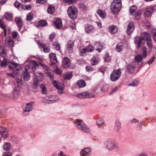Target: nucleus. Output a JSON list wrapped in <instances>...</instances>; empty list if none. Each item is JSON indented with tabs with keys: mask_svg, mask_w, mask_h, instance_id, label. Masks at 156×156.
I'll return each instance as SVG.
<instances>
[{
	"mask_svg": "<svg viewBox=\"0 0 156 156\" xmlns=\"http://www.w3.org/2000/svg\"><path fill=\"white\" fill-rule=\"evenodd\" d=\"M0 54L3 58V59L1 62V66L5 67L8 65L10 70L12 71L16 75H20V72L22 70V68L18 63L11 62L9 60L5 58L6 54L4 48L2 46L0 47Z\"/></svg>",
	"mask_w": 156,
	"mask_h": 156,
	"instance_id": "nucleus-1",
	"label": "nucleus"
},
{
	"mask_svg": "<svg viewBox=\"0 0 156 156\" xmlns=\"http://www.w3.org/2000/svg\"><path fill=\"white\" fill-rule=\"evenodd\" d=\"M121 2L120 0H114L111 5V9L112 14H117L121 9Z\"/></svg>",
	"mask_w": 156,
	"mask_h": 156,
	"instance_id": "nucleus-2",
	"label": "nucleus"
},
{
	"mask_svg": "<svg viewBox=\"0 0 156 156\" xmlns=\"http://www.w3.org/2000/svg\"><path fill=\"white\" fill-rule=\"evenodd\" d=\"M77 128L85 133H89L90 131V128L84 123H82L80 119H77L75 122Z\"/></svg>",
	"mask_w": 156,
	"mask_h": 156,
	"instance_id": "nucleus-3",
	"label": "nucleus"
},
{
	"mask_svg": "<svg viewBox=\"0 0 156 156\" xmlns=\"http://www.w3.org/2000/svg\"><path fill=\"white\" fill-rule=\"evenodd\" d=\"M77 9L74 5L69 7L67 13L69 17L72 19H75L77 15Z\"/></svg>",
	"mask_w": 156,
	"mask_h": 156,
	"instance_id": "nucleus-4",
	"label": "nucleus"
},
{
	"mask_svg": "<svg viewBox=\"0 0 156 156\" xmlns=\"http://www.w3.org/2000/svg\"><path fill=\"white\" fill-rule=\"evenodd\" d=\"M105 145L107 149L112 151L117 148V146L114 140L112 139H109L105 142Z\"/></svg>",
	"mask_w": 156,
	"mask_h": 156,
	"instance_id": "nucleus-5",
	"label": "nucleus"
},
{
	"mask_svg": "<svg viewBox=\"0 0 156 156\" xmlns=\"http://www.w3.org/2000/svg\"><path fill=\"white\" fill-rule=\"evenodd\" d=\"M30 66L32 68L33 73L34 75L38 74L41 76H43V73L41 72H38L36 70V67L39 66L38 64L34 60H32L30 62Z\"/></svg>",
	"mask_w": 156,
	"mask_h": 156,
	"instance_id": "nucleus-6",
	"label": "nucleus"
},
{
	"mask_svg": "<svg viewBox=\"0 0 156 156\" xmlns=\"http://www.w3.org/2000/svg\"><path fill=\"white\" fill-rule=\"evenodd\" d=\"M121 74V72L118 70L113 71L110 75V79L112 81H114L118 80Z\"/></svg>",
	"mask_w": 156,
	"mask_h": 156,
	"instance_id": "nucleus-7",
	"label": "nucleus"
},
{
	"mask_svg": "<svg viewBox=\"0 0 156 156\" xmlns=\"http://www.w3.org/2000/svg\"><path fill=\"white\" fill-rule=\"evenodd\" d=\"M52 84L58 90L59 94H63V84L62 83L56 80H53L52 82Z\"/></svg>",
	"mask_w": 156,
	"mask_h": 156,
	"instance_id": "nucleus-8",
	"label": "nucleus"
},
{
	"mask_svg": "<svg viewBox=\"0 0 156 156\" xmlns=\"http://www.w3.org/2000/svg\"><path fill=\"white\" fill-rule=\"evenodd\" d=\"M38 75H34L35 77L33 85V87L34 88H37L38 86L39 83L42 81L41 78L39 76H38Z\"/></svg>",
	"mask_w": 156,
	"mask_h": 156,
	"instance_id": "nucleus-9",
	"label": "nucleus"
},
{
	"mask_svg": "<svg viewBox=\"0 0 156 156\" xmlns=\"http://www.w3.org/2000/svg\"><path fill=\"white\" fill-rule=\"evenodd\" d=\"M135 27L133 22H129L127 25L126 32L128 35L130 34L134 30Z\"/></svg>",
	"mask_w": 156,
	"mask_h": 156,
	"instance_id": "nucleus-10",
	"label": "nucleus"
},
{
	"mask_svg": "<svg viewBox=\"0 0 156 156\" xmlns=\"http://www.w3.org/2000/svg\"><path fill=\"white\" fill-rule=\"evenodd\" d=\"M40 65L45 70V72L49 76V77L51 78H52L53 77V74L51 72H50V69L46 65L41 63H40Z\"/></svg>",
	"mask_w": 156,
	"mask_h": 156,
	"instance_id": "nucleus-11",
	"label": "nucleus"
},
{
	"mask_svg": "<svg viewBox=\"0 0 156 156\" xmlns=\"http://www.w3.org/2000/svg\"><path fill=\"white\" fill-rule=\"evenodd\" d=\"M134 43L136 45L137 48H140L141 46L142 41H143L141 37L136 36L134 38Z\"/></svg>",
	"mask_w": 156,
	"mask_h": 156,
	"instance_id": "nucleus-12",
	"label": "nucleus"
},
{
	"mask_svg": "<svg viewBox=\"0 0 156 156\" xmlns=\"http://www.w3.org/2000/svg\"><path fill=\"white\" fill-rule=\"evenodd\" d=\"M14 20L16 24L18 25V27L20 28L19 30L23 26V22L22 18L20 17H17L15 18Z\"/></svg>",
	"mask_w": 156,
	"mask_h": 156,
	"instance_id": "nucleus-13",
	"label": "nucleus"
},
{
	"mask_svg": "<svg viewBox=\"0 0 156 156\" xmlns=\"http://www.w3.org/2000/svg\"><path fill=\"white\" fill-rule=\"evenodd\" d=\"M8 129L5 128L0 127V134L3 137L6 138L8 136Z\"/></svg>",
	"mask_w": 156,
	"mask_h": 156,
	"instance_id": "nucleus-14",
	"label": "nucleus"
},
{
	"mask_svg": "<svg viewBox=\"0 0 156 156\" xmlns=\"http://www.w3.org/2000/svg\"><path fill=\"white\" fill-rule=\"evenodd\" d=\"M143 41H146L148 39H150L151 38V36L147 32H145L142 33L141 37Z\"/></svg>",
	"mask_w": 156,
	"mask_h": 156,
	"instance_id": "nucleus-15",
	"label": "nucleus"
},
{
	"mask_svg": "<svg viewBox=\"0 0 156 156\" xmlns=\"http://www.w3.org/2000/svg\"><path fill=\"white\" fill-rule=\"evenodd\" d=\"M14 44V41L11 38L7 39L5 41V44L7 47L11 48L13 47Z\"/></svg>",
	"mask_w": 156,
	"mask_h": 156,
	"instance_id": "nucleus-16",
	"label": "nucleus"
},
{
	"mask_svg": "<svg viewBox=\"0 0 156 156\" xmlns=\"http://www.w3.org/2000/svg\"><path fill=\"white\" fill-rule=\"evenodd\" d=\"M91 152V151L90 148L87 147L82 149L80 151V154L84 156L89 154Z\"/></svg>",
	"mask_w": 156,
	"mask_h": 156,
	"instance_id": "nucleus-17",
	"label": "nucleus"
},
{
	"mask_svg": "<svg viewBox=\"0 0 156 156\" xmlns=\"http://www.w3.org/2000/svg\"><path fill=\"white\" fill-rule=\"evenodd\" d=\"M54 23V25L57 28H59L62 26V20L60 18H56L55 21Z\"/></svg>",
	"mask_w": 156,
	"mask_h": 156,
	"instance_id": "nucleus-18",
	"label": "nucleus"
},
{
	"mask_svg": "<svg viewBox=\"0 0 156 156\" xmlns=\"http://www.w3.org/2000/svg\"><path fill=\"white\" fill-rule=\"evenodd\" d=\"M34 103L33 102H31L27 104L26 105L24 109V111L25 112H30L32 109V108L33 104Z\"/></svg>",
	"mask_w": 156,
	"mask_h": 156,
	"instance_id": "nucleus-19",
	"label": "nucleus"
},
{
	"mask_svg": "<svg viewBox=\"0 0 156 156\" xmlns=\"http://www.w3.org/2000/svg\"><path fill=\"white\" fill-rule=\"evenodd\" d=\"M90 95L89 92L88 91L84 92L77 95V97L80 98H87L88 96Z\"/></svg>",
	"mask_w": 156,
	"mask_h": 156,
	"instance_id": "nucleus-20",
	"label": "nucleus"
},
{
	"mask_svg": "<svg viewBox=\"0 0 156 156\" xmlns=\"http://www.w3.org/2000/svg\"><path fill=\"white\" fill-rule=\"evenodd\" d=\"M49 56L51 62L53 64L56 63L57 62L55 54L54 53H50Z\"/></svg>",
	"mask_w": 156,
	"mask_h": 156,
	"instance_id": "nucleus-21",
	"label": "nucleus"
},
{
	"mask_svg": "<svg viewBox=\"0 0 156 156\" xmlns=\"http://www.w3.org/2000/svg\"><path fill=\"white\" fill-rule=\"evenodd\" d=\"M70 59L67 57L65 58L63 61L62 64L63 67L67 68L69 66L70 64Z\"/></svg>",
	"mask_w": 156,
	"mask_h": 156,
	"instance_id": "nucleus-22",
	"label": "nucleus"
},
{
	"mask_svg": "<svg viewBox=\"0 0 156 156\" xmlns=\"http://www.w3.org/2000/svg\"><path fill=\"white\" fill-rule=\"evenodd\" d=\"M4 16L5 19L8 21L11 20L13 18L12 14L11 12H9L5 13Z\"/></svg>",
	"mask_w": 156,
	"mask_h": 156,
	"instance_id": "nucleus-23",
	"label": "nucleus"
},
{
	"mask_svg": "<svg viewBox=\"0 0 156 156\" xmlns=\"http://www.w3.org/2000/svg\"><path fill=\"white\" fill-rule=\"evenodd\" d=\"M74 45V42L72 41H69L68 43V49L69 52L72 53L73 51V47Z\"/></svg>",
	"mask_w": 156,
	"mask_h": 156,
	"instance_id": "nucleus-24",
	"label": "nucleus"
},
{
	"mask_svg": "<svg viewBox=\"0 0 156 156\" xmlns=\"http://www.w3.org/2000/svg\"><path fill=\"white\" fill-rule=\"evenodd\" d=\"M22 77L23 79L25 81H28L30 78V75L28 72H24L22 74Z\"/></svg>",
	"mask_w": 156,
	"mask_h": 156,
	"instance_id": "nucleus-25",
	"label": "nucleus"
},
{
	"mask_svg": "<svg viewBox=\"0 0 156 156\" xmlns=\"http://www.w3.org/2000/svg\"><path fill=\"white\" fill-rule=\"evenodd\" d=\"M109 31L112 34H115L118 31V28L115 26H112L109 27Z\"/></svg>",
	"mask_w": 156,
	"mask_h": 156,
	"instance_id": "nucleus-26",
	"label": "nucleus"
},
{
	"mask_svg": "<svg viewBox=\"0 0 156 156\" xmlns=\"http://www.w3.org/2000/svg\"><path fill=\"white\" fill-rule=\"evenodd\" d=\"M153 9H147L144 13V16L146 17H147L150 16L153 12Z\"/></svg>",
	"mask_w": 156,
	"mask_h": 156,
	"instance_id": "nucleus-27",
	"label": "nucleus"
},
{
	"mask_svg": "<svg viewBox=\"0 0 156 156\" xmlns=\"http://www.w3.org/2000/svg\"><path fill=\"white\" fill-rule=\"evenodd\" d=\"M85 30L87 33H90L94 31V29L93 27L90 25H87L86 27Z\"/></svg>",
	"mask_w": 156,
	"mask_h": 156,
	"instance_id": "nucleus-28",
	"label": "nucleus"
},
{
	"mask_svg": "<svg viewBox=\"0 0 156 156\" xmlns=\"http://www.w3.org/2000/svg\"><path fill=\"white\" fill-rule=\"evenodd\" d=\"M121 128V124L119 122H117L115 123L114 127V131L115 132L118 133Z\"/></svg>",
	"mask_w": 156,
	"mask_h": 156,
	"instance_id": "nucleus-29",
	"label": "nucleus"
},
{
	"mask_svg": "<svg viewBox=\"0 0 156 156\" xmlns=\"http://www.w3.org/2000/svg\"><path fill=\"white\" fill-rule=\"evenodd\" d=\"M77 85L80 88L83 87L85 86L86 83L84 80H80L78 81L77 82Z\"/></svg>",
	"mask_w": 156,
	"mask_h": 156,
	"instance_id": "nucleus-30",
	"label": "nucleus"
},
{
	"mask_svg": "<svg viewBox=\"0 0 156 156\" xmlns=\"http://www.w3.org/2000/svg\"><path fill=\"white\" fill-rule=\"evenodd\" d=\"M142 60V56L141 55L139 54L135 56L134 60L136 62L139 63Z\"/></svg>",
	"mask_w": 156,
	"mask_h": 156,
	"instance_id": "nucleus-31",
	"label": "nucleus"
},
{
	"mask_svg": "<svg viewBox=\"0 0 156 156\" xmlns=\"http://www.w3.org/2000/svg\"><path fill=\"white\" fill-rule=\"evenodd\" d=\"M123 48V44L122 42L119 43L116 46V50L118 52L121 51Z\"/></svg>",
	"mask_w": 156,
	"mask_h": 156,
	"instance_id": "nucleus-32",
	"label": "nucleus"
},
{
	"mask_svg": "<svg viewBox=\"0 0 156 156\" xmlns=\"http://www.w3.org/2000/svg\"><path fill=\"white\" fill-rule=\"evenodd\" d=\"M97 13L102 18L104 19L105 18L106 14L101 9H99L97 10Z\"/></svg>",
	"mask_w": 156,
	"mask_h": 156,
	"instance_id": "nucleus-33",
	"label": "nucleus"
},
{
	"mask_svg": "<svg viewBox=\"0 0 156 156\" xmlns=\"http://www.w3.org/2000/svg\"><path fill=\"white\" fill-rule=\"evenodd\" d=\"M99 59L98 56H96V58L94 57L91 60V63L92 65H95L98 63Z\"/></svg>",
	"mask_w": 156,
	"mask_h": 156,
	"instance_id": "nucleus-34",
	"label": "nucleus"
},
{
	"mask_svg": "<svg viewBox=\"0 0 156 156\" xmlns=\"http://www.w3.org/2000/svg\"><path fill=\"white\" fill-rule=\"evenodd\" d=\"M55 7L54 6L49 5L48 9V12L50 14H52L55 11Z\"/></svg>",
	"mask_w": 156,
	"mask_h": 156,
	"instance_id": "nucleus-35",
	"label": "nucleus"
},
{
	"mask_svg": "<svg viewBox=\"0 0 156 156\" xmlns=\"http://www.w3.org/2000/svg\"><path fill=\"white\" fill-rule=\"evenodd\" d=\"M73 76L72 73H66L64 76V79L66 80H69Z\"/></svg>",
	"mask_w": 156,
	"mask_h": 156,
	"instance_id": "nucleus-36",
	"label": "nucleus"
},
{
	"mask_svg": "<svg viewBox=\"0 0 156 156\" xmlns=\"http://www.w3.org/2000/svg\"><path fill=\"white\" fill-rule=\"evenodd\" d=\"M10 144L9 143H5L3 145V148L6 151H9L10 149Z\"/></svg>",
	"mask_w": 156,
	"mask_h": 156,
	"instance_id": "nucleus-37",
	"label": "nucleus"
},
{
	"mask_svg": "<svg viewBox=\"0 0 156 156\" xmlns=\"http://www.w3.org/2000/svg\"><path fill=\"white\" fill-rule=\"evenodd\" d=\"M87 51L86 48H83V47H80L79 48V52L80 53L81 55H85Z\"/></svg>",
	"mask_w": 156,
	"mask_h": 156,
	"instance_id": "nucleus-38",
	"label": "nucleus"
},
{
	"mask_svg": "<svg viewBox=\"0 0 156 156\" xmlns=\"http://www.w3.org/2000/svg\"><path fill=\"white\" fill-rule=\"evenodd\" d=\"M52 47L53 48H55L57 50L60 49V47L59 44L56 42H55L52 44Z\"/></svg>",
	"mask_w": 156,
	"mask_h": 156,
	"instance_id": "nucleus-39",
	"label": "nucleus"
},
{
	"mask_svg": "<svg viewBox=\"0 0 156 156\" xmlns=\"http://www.w3.org/2000/svg\"><path fill=\"white\" fill-rule=\"evenodd\" d=\"M33 15L32 12H31L27 14L26 20H27L30 21L33 18Z\"/></svg>",
	"mask_w": 156,
	"mask_h": 156,
	"instance_id": "nucleus-40",
	"label": "nucleus"
},
{
	"mask_svg": "<svg viewBox=\"0 0 156 156\" xmlns=\"http://www.w3.org/2000/svg\"><path fill=\"white\" fill-rule=\"evenodd\" d=\"M20 92L19 90H15L13 93V99L17 98L20 95Z\"/></svg>",
	"mask_w": 156,
	"mask_h": 156,
	"instance_id": "nucleus-41",
	"label": "nucleus"
},
{
	"mask_svg": "<svg viewBox=\"0 0 156 156\" xmlns=\"http://www.w3.org/2000/svg\"><path fill=\"white\" fill-rule=\"evenodd\" d=\"M40 87L42 90V92L43 94H46L47 93L46 88L45 86L43 84L40 85Z\"/></svg>",
	"mask_w": 156,
	"mask_h": 156,
	"instance_id": "nucleus-42",
	"label": "nucleus"
},
{
	"mask_svg": "<svg viewBox=\"0 0 156 156\" xmlns=\"http://www.w3.org/2000/svg\"><path fill=\"white\" fill-rule=\"evenodd\" d=\"M40 46L43 48L44 49V51L45 53H48L50 52L49 48L45 47V45L44 44H40Z\"/></svg>",
	"mask_w": 156,
	"mask_h": 156,
	"instance_id": "nucleus-43",
	"label": "nucleus"
},
{
	"mask_svg": "<svg viewBox=\"0 0 156 156\" xmlns=\"http://www.w3.org/2000/svg\"><path fill=\"white\" fill-rule=\"evenodd\" d=\"M104 121L102 118H100L98 119L97 122V124L98 126H101L104 124Z\"/></svg>",
	"mask_w": 156,
	"mask_h": 156,
	"instance_id": "nucleus-44",
	"label": "nucleus"
},
{
	"mask_svg": "<svg viewBox=\"0 0 156 156\" xmlns=\"http://www.w3.org/2000/svg\"><path fill=\"white\" fill-rule=\"evenodd\" d=\"M79 6L81 9H82L84 11H85L87 9L86 6L81 2L79 3Z\"/></svg>",
	"mask_w": 156,
	"mask_h": 156,
	"instance_id": "nucleus-45",
	"label": "nucleus"
},
{
	"mask_svg": "<svg viewBox=\"0 0 156 156\" xmlns=\"http://www.w3.org/2000/svg\"><path fill=\"white\" fill-rule=\"evenodd\" d=\"M138 83V81L136 80H134L132 81L129 84V86L133 87L136 86Z\"/></svg>",
	"mask_w": 156,
	"mask_h": 156,
	"instance_id": "nucleus-46",
	"label": "nucleus"
},
{
	"mask_svg": "<svg viewBox=\"0 0 156 156\" xmlns=\"http://www.w3.org/2000/svg\"><path fill=\"white\" fill-rule=\"evenodd\" d=\"M42 102L47 104L50 103L51 102H49V98L48 97L43 98L42 99Z\"/></svg>",
	"mask_w": 156,
	"mask_h": 156,
	"instance_id": "nucleus-47",
	"label": "nucleus"
},
{
	"mask_svg": "<svg viewBox=\"0 0 156 156\" xmlns=\"http://www.w3.org/2000/svg\"><path fill=\"white\" fill-rule=\"evenodd\" d=\"M87 51L88 52H92L94 49V47L91 45H89L88 46L86 47Z\"/></svg>",
	"mask_w": 156,
	"mask_h": 156,
	"instance_id": "nucleus-48",
	"label": "nucleus"
},
{
	"mask_svg": "<svg viewBox=\"0 0 156 156\" xmlns=\"http://www.w3.org/2000/svg\"><path fill=\"white\" fill-rule=\"evenodd\" d=\"M137 10V7L134 5L132 6L130 9L129 10L130 13L133 14V13Z\"/></svg>",
	"mask_w": 156,
	"mask_h": 156,
	"instance_id": "nucleus-49",
	"label": "nucleus"
},
{
	"mask_svg": "<svg viewBox=\"0 0 156 156\" xmlns=\"http://www.w3.org/2000/svg\"><path fill=\"white\" fill-rule=\"evenodd\" d=\"M47 24V22L45 20H42L40 21L38 23V24L41 26H45Z\"/></svg>",
	"mask_w": 156,
	"mask_h": 156,
	"instance_id": "nucleus-50",
	"label": "nucleus"
},
{
	"mask_svg": "<svg viewBox=\"0 0 156 156\" xmlns=\"http://www.w3.org/2000/svg\"><path fill=\"white\" fill-rule=\"evenodd\" d=\"M134 66L130 65L128 66L127 68L128 71L129 72H132L134 70Z\"/></svg>",
	"mask_w": 156,
	"mask_h": 156,
	"instance_id": "nucleus-51",
	"label": "nucleus"
},
{
	"mask_svg": "<svg viewBox=\"0 0 156 156\" xmlns=\"http://www.w3.org/2000/svg\"><path fill=\"white\" fill-rule=\"evenodd\" d=\"M146 41L148 47L150 48H151L152 47V43L151 38H150V39H148Z\"/></svg>",
	"mask_w": 156,
	"mask_h": 156,
	"instance_id": "nucleus-52",
	"label": "nucleus"
},
{
	"mask_svg": "<svg viewBox=\"0 0 156 156\" xmlns=\"http://www.w3.org/2000/svg\"><path fill=\"white\" fill-rule=\"evenodd\" d=\"M140 12L137 11L136 13L135 18V19L138 20L140 18V16L141 15Z\"/></svg>",
	"mask_w": 156,
	"mask_h": 156,
	"instance_id": "nucleus-53",
	"label": "nucleus"
},
{
	"mask_svg": "<svg viewBox=\"0 0 156 156\" xmlns=\"http://www.w3.org/2000/svg\"><path fill=\"white\" fill-rule=\"evenodd\" d=\"M56 97V96H52L51 97H49V102L51 101L53 102L56 101L58 99V98L56 99H54V98H55Z\"/></svg>",
	"mask_w": 156,
	"mask_h": 156,
	"instance_id": "nucleus-54",
	"label": "nucleus"
},
{
	"mask_svg": "<svg viewBox=\"0 0 156 156\" xmlns=\"http://www.w3.org/2000/svg\"><path fill=\"white\" fill-rule=\"evenodd\" d=\"M55 36V33H53L51 34L49 37V39L50 41L52 42L53 39Z\"/></svg>",
	"mask_w": 156,
	"mask_h": 156,
	"instance_id": "nucleus-55",
	"label": "nucleus"
},
{
	"mask_svg": "<svg viewBox=\"0 0 156 156\" xmlns=\"http://www.w3.org/2000/svg\"><path fill=\"white\" fill-rule=\"evenodd\" d=\"M0 27L4 30V32H6V28L4 24L2 23L1 20H0Z\"/></svg>",
	"mask_w": 156,
	"mask_h": 156,
	"instance_id": "nucleus-56",
	"label": "nucleus"
},
{
	"mask_svg": "<svg viewBox=\"0 0 156 156\" xmlns=\"http://www.w3.org/2000/svg\"><path fill=\"white\" fill-rule=\"evenodd\" d=\"M86 70L87 71H92L94 70V69L90 66H87L86 67Z\"/></svg>",
	"mask_w": 156,
	"mask_h": 156,
	"instance_id": "nucleus-57",
	"label": "nucleus"
},
{
	"mask_svg": "<svg viewBox=\"0 0 156 156\" xmlns=\"http://www.w3.org/2000/svg\"><path fill=\"white\" fill-rule=\"evenodd\" d=\"M46 0H37L36 3L38 4L41 3L44 4L45 3Z\"/></svg>",
	"mask_w": 156,
	"mask_h": 156,
	"instance_id": "nucleus-58",
	"label": "nucleus"
},
{
	"mask_svg": "<svg viewBox=\"0 0 156 156\" xmlns=\"http://www.w3.org/2000/svg\"><path fill=\"white\" fill-rule=\"evenodd\" d=\"M65 2L66 3L70 4H74L76 2H74L73 0H65Z\"/></svg>",
	"mask_w": 156,
	"mask_h": 156,
	"instance_id": "nucleus-59",
	"label": "nucleus"
},
{
	"mask_svg": "<svg viewBox=\"0 0 156 156\" xmlns=\"http://www.w3.org/2000/svg\"><path fill=\"white\" fill-rule=\"evenodd\" d=\"M55 72L59 75H61V71L60 69H59L58 68L56 67V69L55 70Z\"/></svg>",
	"mask_w": 156,
	"mask_h": 156,
	"instance_id": "nucleus-60",
	"label": "nucleus"
},
{
	"mask_svg": "<svg viewBox=\"0 0 156 156\" xmlns=\"http://www.w3.org/2000/svg\"><path fill=\"white\" fill-rule=\"evenodd\" d=\"M155 58V57H153L151 58H150V59L147 62L148 64L150 65L151 64L153 61L154 60V59Z\"/></svg>",
	"mask_w": 156,
	"mask_h": 156,
	"instance_id": "nucleus-61",
	"label": "nucleus"
},
{
	"mask_svg": "<svg viewBox=\"0 0 156 156\" xmlns=\"http://www.w3.org/2000/svg\"><path fill=\"white\" fill-rule=\"evenodd\" d=\"M18 35V33L16 31H14L12 33V36L13 38H15Z\"/></svg>",
	"mask_w": 156,
	"mask_h": 156,
	"instance_id": "nucleus-62",
	"label": "nucleus"
},
{
	"mask_svg": "<svg viewBox=\"0 0 156 156\" xmlns=\"http://www.w3.org/2000/svg\"><path fill=\"white\" fill-rule=\"evenodd\" d=\"M152 33L153 38L156 42V32L152 31Z\"/></svg>",
	"mask_w": 156,
	"mask_h": 156,
	"instance_id": "nucleus-63",
	"label": "nucleus"
},
{
	"mask_svg": "<svg viewBox=\"0 0 156 156\" xmlns=\"http://www.w3.org/2000/svg\"><path fill=\"white\" fill-rule=\"evenodd\" d=\"M12 153L9 152L4 153L2 156H12Z\"/></svg>",
	"mask_w": 156,
	"mask_h": 156,
	"instance_id": "nucleus-64",
	"label": "nucleus"
}]
</instances>
